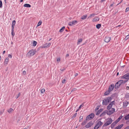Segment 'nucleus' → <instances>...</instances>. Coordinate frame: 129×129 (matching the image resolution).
Masks as SVG:
<instances>
[{"instance_id":"f257e3e1","label":"nucleus","mask_w":129,"mask_h":129,"mask_svg":"<svg viewBox=\"0 0 129 129\" xmlns=\"http://www.w3.org/2000/svg\"><path fill=\"white\" fill-rule=\"evenodd\" d=\"M112 99L111 96L107 97L106 99H104L103 101V105H107L108 103L111 101Z\"/></svg>"},{"instance_id":"f03ea898","label":"nucleus","mask_w":129,"mask_h":129,"mask_svg":"<svg viewBox=\"0 0 129 129\" xmlns=\"http://www.w3.org/2000/svg\"><path fill=\"white\" fill-rule=\"evenodd\" d=\"M123 81L122 80H120L117 82L115 84V89H117L119 88V87L122 84Z\"/></svg>"},{"instance_id":"7ed1b4c3","label":"nucleus","mask_w":129,"mask_h":129,"mask_svg":"<svg viewBox=\"0 0 129 129\" xmlns=\"http://www.w3.org/2000/svg\"><path fill=\"white\" fill-rule=\"evenodd\" d=\"M109 111L107 112V114L109 115H110L115 112V109L113 108H111L110 109H108Z\"/></svg>"},{"instance_id":"20e7f679","label":"nucleus","mask_w":129,"mask_h":129,"mask_svg":"<svg viewBox=\"0 0 129 129\" xmlns=\"http://www.w3.org/2000/svg\"><path fill=\"white\" fill-rule=\"evenodd\" d=\"M112 121V119L111 118L109 119L104 124L103 126H108L111 124Z\"/></svg>"},{"instance_id":"39448f33","label":"nucleus","mask_w":129,"mask_h":129,"mask_svg":"<svg viewBox=\"0 0 129 129\" xmlns=\"http://www.w3.org/2000/svg\"><path fill=\"white\" fill-rule=\"evenodd\" d=\"M35 51L34 50H29L28 52L27 55L29 57L33 56L35 54Z\"/></svg>"},{"instance_id":"423d86ee","label":"nucleus","mask_w":129,"mask_h":129,"mask_svg":"<svg viewBox=\"0 0 129 129\" xmlns=\"http://www.w3.org/2000/svg\"><path fill=\"white\" fill-rule=\"evenodd\" d=\"M94 116V114L93 113H91L87 117L86 120H91L93 118Z\"/></svg>"},{"instance_id":"0eeeda50","label":"nucleus","mask_w":129,"mask_h":129,"mask_svg":"<svg viewBox=\"0 0 129 129\" xmlns=\"http://www.w3.org/2000/svg\"><path fill=\"white\" fill-rule=\"evenodd\" d=\"M77 23V21L76 20L73 21L72 22H69L68 25L70 26H72L75 25Z\"/></svg>"},{"instance_id":"6e6552de","label":"nucleus","mask_w":129,"mask_h":129,"mask_svg":"<svg viewBox=\"0 0 129 129\" xmlns=\"http://www.w3.org/2000/svg\"><path fill=\"white\" fill-rule=\"evenodd\" d=\"M114 87V84H111L109 87L108 90L111 92L113 90Z\"/></svg>"},{"instance_id":"1a4fd4ad","label":"nucleus","mask_w":129,"mask_h":129,"mask_svg":"<svg viewBox=\"0 0 129 129\" xmlns=\"http://www.w3.org/2000/svg\"><path fill=\"white\" fill-rule=\"evenodd\" d=\"M93 123L91 121L89 122L85 125V127L86 128H88L90 127L93 124Z\"/></svg>"},{"instance_id":"9d476101","label":"nucleus","mask_w":129,"mask_h":129,"mask_svg":"<svg viewBox=\"0 0 129 129\" xmlns=\"http://www.w3.org/2000/svg\"><path fill=\"white\" fill-rule=\"evenodd\" d=\"M111 39V38L108 37H105L104 39V41L108 43L109 42Z\"/></svg>"},{"instance_id":"9b49d317","label":"nucleus","mask_w":129,"mask_h":129,"mask_svg":"<svg viewBox=\"0 0 129 129\" xmlns=\"http://www.w3.org/2000/svg\"><path fill=\"white\" fill-rule=\"evenodd\" d=\"M51 43H46L44 45L42 48H46L49 47L51 45Z\"/></svg>"},{"instance_id":"f8f14e48","label":"nucleus","mask_w":129,"mask_h":129,"mask_svg":"<svg viewBox=\"0 0 129 129\" xmlns=\"http://www.w3.org/2000/svg\"><path fill=\"white\" fill-rule=\"evenodd\" d=\"M125 119V120H127L129 119V114H127L124 117ZM126 123H129V120L127 121L126 122Z\"/></svg>"},{"instance_id":"ddd939ff","label":"nucleus","mask_w":129,"mask_h":129,"mask_svg":"<svg viewBox=\"0 0 129 129\" xmlns=\"http://www.w3.org/2000/svg\"><path fill=\"white\" fill-rule=\"evenodd\" d=\"M103 110V109H100L99 110H98L96 113V115H98L100 113L102 112Z\"/></svg>"},{"instance_id":"4468645a","label":"nucleus","mask_w":129,"mask_h":129,"mask_svg":"<svg viewBox=\"0 0 129 129\" xmlns=\"http://www.w3.org/2000/svg\"><path fill=\"white\" fill-rule=\"evenodd\" d=\"M123 126V124H122L120 125H118L114 129H120Z\"/></svg>"},{"instance_id":"2eb2a0df","label":"nucleus","mask_w":129,"mask_h":129,"mask_svg":"<svg viewBox=\"0 0 129 129\" xmlns=\"http://www.w3.org/2000/svg\"><path fill=\"white\" fill-rule=\"evenodd\" d=\"M103 124L100 121L98 122L96 124L99 126V127L101 126Z\"/></svg>"},{"instance_id":"dca6fc26","label":"nucleus","mask_w":129,"mask_h":129,"mask_svg":"<svg viewBox=\"0 0 129 129\" xmlns=\"http://www.w3.org/2000/svg\"><path fill=\"white\" fill-rule=\"evenodd\" d=\"M95 15V14L94 13H92L88 17L87 19H90L91 18L94 17Z\"/></svg>"},{"instance_id":"f3484780","label":"nucleus","mask_w":129,"mask_h":129,"mask_svg":"<svg viewBox=\"0 0 129 129\" xmlns=\"http://www.w3.org/2000/svg\"><path fill=\"white\" fill-rule=\"evenodd\" d=\"M97 19H96L95 18H94L92 20V22H95L97 21H99L100 20V19L98 18H96Z\"/></svg>"},{"instance_id":"a211bd4d","label":"nucleus","mask_w":129,"mask_h":129,"mask_svg":"<svg viewBox=\"0 0 129 129\" xmlns=\"http://www.w3.org/2000/svg\"><path fill=\"white\" fill-rule=\"evenodd\" d=\"M87 17V15H83L81 17V18L82 20H84Z\"/></svg>"},{"instance_id":"6ab92c4d","label":"nucleus","mask_w":129,"mask_h":129,"mask_svg":"<svg viewBox=\"0 0 129 129\" xmlns=\"http://www.w3.org/2000/svg\"><path fill=\"white\" fill-rule=\"evenodd\" d=\"M112 105L110 103L109 104V105L107 106V109H110L111 108L112 106Z\"/></svg>"},{"instance_id":"aec40b11","label":"nucleus","mask_w":129,"mask_h":129,"mask_svg":"<svg viewBox=\"0 0 129 129\" xmlns=\"http://www.w3.org/2000/svg\"><path fill=\"white\" fill-rule=\"evenodd\" d=\"M13 111L14 110L11 108L8 109L7 110L8 112L9 113H10Z\"/></svg>"},{"instance_id":"412c9836","label":"nucleus","mask_w":129,"mask_h":129,"mask_svg":"<svg viewBox=\"0 0 129 129\" xmlns=\"http://www.w3.org/2000/svg\"><path fill=\"white\" fill-rule=\"evenodd\" d=\"M23 6L24 7H27V8H30L31 7V6L30 4H24V5Z\"/></svg>"},{"instance_id":"4be33fe9","label":"nucleus","mask_w":129,"mask_h":129,"mask_svg":"<svg viewBox=\"0 0 129 129\" xmlns=\"http://www.w3.org/2000/svg\"><path fill=\"white\" fill-rule=\"evenodd\" d=\"M122 79H129L128 77L126 75V74H125V75H123L122 77Z\"/></svg>"},{"instance_id":"5701e85b","label":"nucleus","mask_w":129,"mask_h":129,"mask_svg":"<svg viewBox=\"0 0 129 129\" xmlns=\"http://www.w3.org/2000/svg\"><path fill=\"white\" fill-rule=\"evenodd\" d=\"M116 124V123L115 122H113L111 125V127L112 128H113Z\"/></svg>"},{"instance_id":"b1692460","label":"nucleus","mask_w":129,"mask_h":129,"mask_svg":"<svg viewBox=\"0 0 129 129\" xmlns=\"http://www.w3.org/2000/svg\"><path fill=\"white\" fill-rule=\"evenodd\" d=\"M101 26V25L100 24H98L96 25V27L98 29H99Z\"/></svg>"},{"instance_id":"393cba45","label":"nucleus","mask_w":129,"mask_h":129,"mask_svg":"<svg viewBox=\"0 0 129 129\" xmlns=\"http://www.w3.org/2000/svg\"><path fill=\"white\" fill-rule=\"evenodd\" d=\"M65 27L64 26H63L60 30L59 32L60 33L62 32L64 30Z\"/></svg>"},{"instance_id":"a878e982","label":"nucleus","mask_w":129,"mask_h":129,"mask_svg":"<svg viewBox=\"0 0 129 129\" xmlns=\"http://www.w3.org/2000/svg\"><path fill=\"white\" fill-rule=\"evenodd\" d=\"M106 113V112L105 111H103V112L100 115V116L102 117L104 116L105 115Z\"/></svg>"},{"instance_id":"bb28decb","label":"nucleus","mask_w":129,"mask_h":129,"mask_svg":"<svg viewBox=\"0 0 129 129\" xmlns=\"http://www.w3.org/2000/svg\"><path fill=\"white\" fill-rule=\"evenodd\" d=\"M82 39H78L77 42V45L79 44H80V43L82 42Z\"/></svg>"},{"instance_id":"cd10ccee","label":"nucleus","mask_w":129,"mask_h":129,"mask_svg":"<svg viewBox=\"0 0 129 129\" xmlns=\"http://www.w3.org/2000/svg\"><path fill=\"white\" fill-rule=\"evenodd\" d=\"M111 92L110 91H109L108 90V91H106L104 93V95H107L109 94L110 92Z\"/></svg>"},{"instance_id":"c85d7f7f","label":"nucleus","mask_w":129,"mask_h":129,"mask_svg":"<svg viewBox=\"0 0 129 129\" xmlns=\"http://www.w3.org/2000/svg\"><path fill=\"white\" fill-rule=\"evenodd\" d=\"M9 58L8 57H7L5 59V63L7 64L9 61Z\"/></svg>"},{"instance_id":"c756f323","label":"nucleus","mask_w":129,"mask_h":129,"mask_svg":"<svg viewBox=\"0 0 129 129\" xmlns=\"http://www.w3.org/2000/svg\"><path fill=\"white\" fill-rule=\"evenodd\" d=\"M128 104V102H125L124 103H123V106L126 107L127 106V105Z\"/></svg>"},{"instance_id":"7c9ffc66","label":"nucleus","mask_w":129,"mask_h":129,"mask_svg":"<svg viewBox=\"0 0 129 129\" xmlns=\"http://www.w3.org/2000/svg\"><path fill=\"white\" fill-rule=\"evenodd\" d=\"M88 120H86H86H84V121H83V122H82V125H84L86 124V123L87 122V121Z\"/></svg>"},{"instance_id":"2f4dec72","label":"nucleus","mask_w":129,"mask_h":129,"mask_svg":"<svg viewBox=\"0 0 129 129\" xmlns=\"http://www.w3.org/2000/svg\"><path fill=\"white\" fill-rule=\"evenodd\" d=\"M5 111L4 109H2L0 111V114H2Z\"/></svg>"},{"instance_id":"473e14b6","label":"nucleus","mask_w":129,"mask_h":129,"mask_svg":"<svg viewBox=\"0 0 129 129\" xmlns=\"http://www.w3.org/2000/svg\"><path fill=\"white\" fill-rule=\"evenodd\" d=\"M122 80L123 81V82L122 83V84H124L125 82H127L128 81V80L126 79L125 80Z\"/></svg>"},{"instance_id":"72a5a7b5","label":"nucleus","mask_w":129,"mask_h":129,"mask_svg":"<svg viewBox=\"0 0 129 129\" xmlns=\"http://www.w3.org/2000/svg\"><path fill=\"white\" fill-rule=\"evenodd\" d=\"M16 21L15 20H14L12 21V25L14 26L16 24Z\"/></svg>"},{"instance_id":"f704fd0d","label":"nucleus","mask_w":129,"mask_h":129,"mask_svg":"<svg viewBox=\"0 0 129 129\" xmlns=\"http://www.w3.org/2000/svg\"><path fill=\"white\" fill-rule=\"evenodd\" d=\"M42 22L41 21H39L38 23L37 26H38L41 25L42 23Z\"/></svg>"},{"instance_id":"c9c22d12","label":"nucleus","mask_w":129,"mask_h":129,"mask_svg":"<svg viewBox=\"0 0 129 129\" xmlns=\"http://www.w3.org/2000/svg\"><path fill=\"white\" fill-rule=\"evenodd\" d=\"M37 44V42L35 41H34L33 43V45L34 46H36Z\"/></svg>"},{"instance_id":"e433bc0d","label":"nucleus","mask_w":129,"mask_h":129,"mask_svg":"<svg viewBox=\"0 0 129 129\" xmlns=\"http://www.w3.org/2000/svg\"><path fill=\"white\" fill-rule=\"evenodd\" d=\"M77 115V113H75L72 117V118H74L76 117Z\"/></svg>"},{"instance_id":"4c0bfd02","label":"nucleus","mask_w":129,"mask_h":129,"mask_svg":"<svg viewBox=\"0 0 129 129\" xmlns=\"http://www.w3.org/2000/svg\"><path fill=\"white\" fill-rule=\"evenodd\" d=\"M41 91V93H44L45 91V90L44 89H42Z\"/></svg>"},{"instance_id":"58836bf2","label":"nucleus","mask_w":129,"mask_h":129,"mask_svg":"<svg viewBox=\"0 0 129 129\" xmlns=\"http://www.w3.org/2000/svg\"><path fill=\"white\" fill-rule=\"evenodd\" d=\"M129 38V33L128 35L126 36L125 38V40H127Z\"/></svg>"},{"instance_id":"ea45409f","label":"nucleus","mask_w":129,"mask_h":129,"mask_svg":"<svg viewBox=\"0 0 129 129\" xmlns=\"http://www.w3.org/2000/svg\"><path fill=\"white\" fill-rule=\"evenodd\" d=\"M84 105L83 104H82L81 105H80L79 107L78 108V109L79 110L80 109V108H81V107H82L84 106Z\"/></svg>"},{"instance_id":"a19ab883","label":"nucleus","mask_w":129,"mask_h":129,"mask_svg":"<svg viewBox=\"0 0 129 129\" xmlns=\"http://www.w3.org/2000/svg\"><path fill=\"white\" fill-rule=\"evenodd\" d=\"M99 127L96 124L95 127H94V129H98Z\"/></svg>"},{"instance_id":"79ce46f5","label":"nucleus","mask_w":129,"mask_h":129,"mask_svg":"<svg viewBox=\"0 0 129 129\" xmlns=\"http://www.w3.org/2000/svg\"><path fill=\"white\" fill-rule=\"evenodd\" d=\"M80 118L79 121L81 122L83 119V117L82 116H80Z\"/></svg>"},{"instance_id":"37998d69","label":"nucleus","mask_w":129,"mask_h":129,"mask_svg":"<svg viewBox=\"0 0 129 129\" xmlns=\"http://www.w3.org/2000/svg\"><path fill=\"white\" fill-rule=\"evenodd\" d=\"M2 3L1 0H0V8H1L2 7Z\"/></svg>"},{"instance_id":"c03bdc74","label":"nucleus","mask_w":129,"mask_h":129,"mask_svg":"<svg viewBox=\"0 0 129 129\" xmlns=\"http://www.w3.org/2000/svg\"><path fill=\"white\" fill-rule=\"evenodd\" d=\"M129 10V7L126 8L125 10V12H127Z\"/></svg>"},{"instance_id":"a18cd8bd","label":"nucleus","mask_w":129,"mask_h":129,"mask_svg":"<svg viewBox=\"0 0 129 129\" xmlns=\"http://www.w3.org/2000/svg\"><path fill=\"white\" fill-rule=\"evenodd\" d=\"M11 34H12V35L13 36H14L15 34H14V30H12Z\"/></svg>"},{"instance_id":"49530a36","label":"nucleus","mask_w":129,"mask_h":129,"mask_svg":"<svg viewBox=\"0 0 129 129\" xmlns=\"http://www.w3.org/2000/svg\"><path fill=\"white\" fill-rule=\"evenodd\" d=\"M114 4V2H113V3L111 4L110 5V6L109 8H110L111 7H113V4Z\"/></svg>"},{"instance_id":"de8ad7c7","label":"nucleus","mask_w":129,"mask_h":129,"mask_svg":"<svg viewBox=\"0 0 129 129\" xmlns=\"http://www.w3.org/2000/svg\"><path fill=\"white\" fill-rule=\"evenodd\" d=\"M122 116L121 115L120 116V117L118 118V120H120L122 118Z\"/></svg>"},{"instance_id":"09e8293b","label":"nucleus","mask_w":129,"mask_h":129,"mask_svg":"<svg viewBox=\"0 0 129 129\" xmlns=\"http://www.w3.org/2000/svg\"><path fill=\"white\" fill-rule=\"evenodd\" d=\"M110 103L112 105H114L115 104V101H114L112 102H111Z\"/></svg>"},{"instance_id":"8fccbe9b","label":"nucleus","mask_w":129,"mask_h":129,"mask_svg":"<svg viewBox=\"0 0 129 129\" xmlns=\"http://www.w3.org/2000/svg\"><path fill=\"white\" fill-rule=\"evenodd\" d=\"M76 90V88H73L71 91V92H72L73 91H75Z\"/></svg>"},{"instance_id":"3c124183","label":"nucleus","mask_w":129,"mask_h":129,"mask_svg":"<svg viewBox=\"0 0 129 129\" xmlns=\"http://www.w3.org/2000/svg\"><path fill=\"white\" fill-rule=\"evenodd\" d=\"M60 58L59 57L57 59V61L58 62H59L60 61Z\"/></svg>"},{"instance_id":"603ef678","label":"nucleus","mask_w":129,"mask_h":129,"mask_svg":"<svg viewBox=\"0 0 129 129\" xmlns=\"http://www.w3.org/2000/svg\"><path fill=\"white\" fill-rule=\"evenodd\" d=\"M65 70V68H63V69H60V70L61 71H63Z\"/></svg>"},{"instance_id":"864d4df0","label":"nucleus","mask_w":129,"mask_h":129,"mask_svg":"<svg viewBox=\"0 0 129 129\" xmlns=\"http://www.w3.org/2000/svg\"><path fill=\"white\" fill-rule=\"evenodd\" d=\"M20 93H19L16 96V99H17L20 96Z\"/></svg>"},{"instance_id":"5fc2aeb1","label":"nucleus","mask_w":129,"mask_h":129,"mask_svg":"<svg viewBox=\"0 0 129 129\" xmlns=\"http://www.w3.org/2000/svg\"><path fill=\"white\" fill-rule=\"evenodd\" d=\"M23 74L24 75H25L26 74V72L25 71H24L23 72Z\"/></svg>"},{"instance_id":"6e6d98bb","label":"nucleus","mask_w":129,"mask_h":129,"mask_svg":"<svg viewBox=\"0 0 129 129\" xmlns=\"http://www.w3.org/2000/svg\"><path fill=\"white\" fill-rule=\"evenodd\" d=\"M119 120H118V119H117L116 121H115L114 122L116 123H117L119 121Z\"/></svg>"},{"instance_id":"4d7b16f0","label":"nucleus","mask_w":129,"mask_h":129,"mask_svg":"<svg viewBox=\"0 0 129 129\" xmlns=\"http://www.w3.org/2000/svg\"><path fill=\"white\" fill-rule=\"evenodd\" d=\"M66 81V80L65 79H63L62 81V83H65V81Z\"/></svg>"},{"instance_id":"13d9d810","label":"nucleus","mask_w":129,"mask_h":129,"mask_svg":"<svg viewBox=\"0 0 129 129\" xmlns=\"http://www.w3.org/2000/svg\"><path fill=\"white\" fill-rule=\"evenodd\" d=\"M14 26L12 25V30H14Z\"/></svg>"},{"instance_id":"bf43d9fd","label":"nucleus","mask_w":129,"mask_h":129,"mask_svg":"<svg viewBox=\"0 0 129 129\" xmlns=\"http://www.w3.org/2000/svg\"><path fill=\"white\" fill-rule=\"evenodd\" d=\"M8 57H10L11 58L12 57V55H11V54H9L8 55Z\"/></svg>"},{"instance_id":"052dcab7","label":"nucleus","mask_w":129,"mask_h":129,"mask_svg":"<svg viewBox=\"0 0 129 129\" xmlns=\"http://www.w3.org/2000/svg\"><path fill=\"white\" fill-rule=\"evenodd\" d=\"M126 74V75L129 78V73H127Z\"/></svg>"},{"instance_id":"680f3d73","label":"nucleus","mask_w":129,"mask_h":129,"mask_svg":"<svg viewBox=\"0 0 129 129\" xmlns=\"http://www.w3.org/2000/svg\"><path fill=\"white\" fill-rule=\"evenodd\" d=\"M124 129H129V126L126 127Z\"/></svg>"},{"instance_id":"e2e57ef3","label":"nucleus","mask_w":129,"mask_h":129,"mask_svg":"<svg viewBox=\"0 0 129 129\" xmlns=\"http://www.w3.org/2000/svg\"><path fill=\"white\" fill-rule=\"evenodd\" d=\"M126 89L127 90H128L129 89V87L128 86H127Z\"/></svg>"},{"instance_id":"0e129e2a","label":"nucleus","mask_w":129,"mask_h":129,"mask_svg":"<svg viewBox=\"0 0 129 129\" xmlns=\"http://www.w3.org/2000/svg\"><path fill=\"white\" fill-rule=\"evenodd\" d=\"M69 56V55L68 54H67L66 55V57H68Z\"/></svg>"},{"instance_id":"69168bd1","label":"nucleus","mask_w":129,"mask_h":129,"mask_svg":"<svg viewBox=\"0 0 129 129\" xmlns=\"http://www.w3.org/2000/svg\"><path fill=\"white\" fill-rule=\"evenodd\" d=\"M6 52L5 51H4L3 52V54H4Z\"/></svg>"},{"instance_id":"338daca9","label":"nucleus","mask_w":129,"mask_h":129,"mask_svg":"<svg viewBox=\"0 0 129 129\" xmlns=\"http://www.w3.org/2000/svg\"><path fill=\"white\" fill-rule=\"evenodd\" d=\"M20 3L22 2L23 1V0H20Z\"/></svg>"},{"instance_id":"774afa93","label":"nucleus","mask_w":129,"mask_h":129,"mask_svg":"<svg viewBox=\"0 0 129 129\" xmlns=\"http://www.w3.org/2000/svg\"><path fill=\"white\" fill-rule=\"evenodd\" d=\"M51 39H52V38H50V39H49V40L48 41H50V40H51Z\"/></svg>"}]
</instances>
